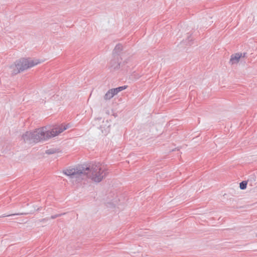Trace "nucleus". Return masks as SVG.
Returning a JSON list of instances; mask_svg holds the SVG:
<instances>
[{"mask_svg": "<svg viewBox=\"0 0 257 257\" xmlns=\"http://www.w3.org/2000/svg\"><path fill=\"white\" fill-rule=\"evenodd\" d=\"M114 94L112 91V90L109 89L104 95V99L106 100H109L112 98L114 96Z\"/></svg>", "mask_w": 257, "mask_h": 257, "instance_id": "8", "label": "nucleus"}, {"mask_svg": "<svg viewBox=\"0 0 257 257\" xmlns=\"http://www.w3.org/2000/svg\"><path fill=\"white\" fill-rule=\"evenodd\" d=\"M63 173L76 182H80L82 180L88 178L95 182L99 183L107 174L106 167L100 163H95L89 166L83 165L75 168H69L63 170Z\"/></svg>", "mask_w": 257, "mask_h": 257, "instance_id": "1", "label": "nucleus"}, {"mask_svg": "<svg viewBox=\"0 0 257 257\" xmlns=\"http://www.w3.org/2000/svg\"><path fill=\"white\" fill-rule=\"evenodd\" d=\"M22 214H26V213H16V214H11V215H5V216H9L16 215H22Z\"/></svg>", "mask_w": 257, "mask_h": 257, "instance_id": "15", "label": "nucleus"}, {"mask_svg": "<svg viewBox=\"0 0 257 257\" xmlns=\"http://www.w3.org/2000/svg\"><path fill=\"white\" fill-rule=\"evenodd\" d=\"M110 126V122L107 119L102 121V124L100 125L99 128L101 130L102 134L106 135L109 132V127Z\"/></svg>", "mask_w": 257, "mask_h": 257, "instance_id": "5", "label": "nucleus"}, {"mask_svg": "<svg viewBox=\"0 0 257 257\" xmlns=\"http://www.w3.org/2000/svg\"><path fill=\"white\" fill-rule=\"evenodd\" d=\"M126 87H127L126 86H120V87H117L116 88H112V89H111V90H112V91L114 93V95H116L119 92L125 89Z\"/></svg>", "mask_w": 257, "mask_h": 257, "instance_id": "9", "label": "nucleus"}, {"mask_svg": "<svg viewBox=\"0 0 257 257\" xmlns=\"http://www.w3.org/2000/svg\"><path fill=\"white\" fill-rule=\"evenodd\" d=\"M67 128V125L63 124L56 125L51 130H48L47 126L41 127L34 132H26L22 136L21 140L29 144L46 141L59 135Z\"/></svg>", "mask_w": 257, "mask_h": 257, "instance_id": "2", "label": "nucleus"}, {"mask_svg": "<svg viewBox=\"0 0 257 257\" xmlns=\"http://www.w3.org/2000/svg\"><path fill=\"white\" fill-rule=\"evenodd\" d=\"M64 214H65V213H61V214H56V215H52V216H51V219H55L56 218L58 217H60V216H61V215H64Z\"/></svg>", "mask_w": 257, "mask_h": 257, "instance_id": "13", "label": "nucleus"}, {"mask_svg": "<svg viewBox=\"0 0 257 257\" xmlns=\"http://www.w3.org/2000/svg\"><path fill=\"white\" fill-rule=\"evenodd\" d=\"M192 41V38H191V34L187 33L186 36V40L183 39V41L181 42V45H191Z\"/></svg>", "mask_w": 257, "mask_h": 257, "instance_id": "7", "label": "nucleus"}, {"mask_svg": "<svg viewBox=\"0 0 257 257\" xmlns=\"http://www.w3.org/2000/svg\"><path fill=\"white\" fill-rule=\"evenodd\" d=\"M40 63V61L37 60L25 58L21 59L17 61L14 64L10 66V68L12 69V74H17L29 68L32 67Z\"/></svg>", "mask_w": 257, "mask_h": 257, "instance_id": "3", "label": "nucleus"}, {"mask_svg": "<svg viewBox=\"0 0 257 257\" xmlns=\"http://www.w3.org/2000/svg\"><path fill=\"white\" fill-rule=\"evenodd\" d=\"M247 186V182L245 181H242L240 183L239 187L241 189L244 190L246 189Z\"/></svg>", "mask_w": 257, "mask_h": 257, "instance_id": "11", "label": "nucleus"}, {"mask_svg": "<svg viewBox=\"0 0 257 257\" xmlns=\"http://www.w3.org/2000/svg\"><path fill=\"white\" fill-rule=\"evenodd\" d=\"M120 68L123 69V65L121 64L119 57L115 56L110 62L109 69L111 71H115Z\"/></svg>", "mask_w": 257, "mask_h": 257, "instance_id": "4", "label": "nucleus"}, {"mask_svg": "<svg viewBox=\"0 0 257 257\" xmlns=\"http://www.w3.org/2000/svg\"><path fill=\"white\" fill-rule=\"evenodd\" d=\"M242 57H246V53H242Z\"/></svg>", "mask_w": 257, "mask_h": 257, "instance_id": "17", "label": "nucleus"}, {"mask_svg": "<svg viewBox=\"0 0 257 257\" xmlns=\"http://www.w3.org/2000/svg\"><path fill=\"white\" fill-rule=\"evenodd\" d=\"M101 119H102V118L98 117L96 119H95V121H99L101 120Z\"/></svg>", "mask_w": 257, "mask_h": 257, "instance_id": "16", "label": "nucleus"}, {"mask_svg": "<svg viewBox=\"0 0 257 257\" xmlns=\"http://www.w3.org/2000/svg\"><path fill=\"white\" fill-rule=\"evenodd\" d=\"M122 49V46L120 44H117L115 47L113 52L114 53L118 54L119 53Z\"/></svg>", "mask_w": 257, "mask_h": 257, "instance_id": "10", "label": "nucleus"}, {"mask_svg": "<svg viewBox=\"0 0 257 257\" xmlns=\"http://www.w3.org/2000/svg\"><path fill=\"white\" fill-rule=\"evenodd\" d=\"M48 220H49L48 218H43V219H40L39 221L40 222H46V221H48Z\"/></svg>", "mask_w": 257, "mask_h": 257, "instance_id": "14", "label": "nucleus"}, {"mask_svg": "<svg viewBox=\"0 0 257 257\" xmlns=\"http://www.w3.org/2000/svg\"><path fill=\"white\" fill-rule=\"evenodd\" d=\"M242 54L241 53H237L231 56L229 63L231 64H235L238 63L239 59L242 57Z\"/></svg>", "mask_w": 257, "mask_h": 257, "instance_id": "6", "label": "nucleus"}, {"mask_svg": "<svg viewBox=\"0 0 257 257\" xmlns=\"http://www.w3.org/2000/svg\"><path fill=\"white\" fill-rule=\"evenodd\" d=\"M57 152V150L55 149H50L46 151V154L50 155L56 153Z\"/></svg>", "mask_w": 257, "mask_h": 257, "instance_id": "12", "label": "nucleus"}]
</instances>
